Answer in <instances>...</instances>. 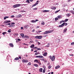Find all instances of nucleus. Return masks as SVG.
Segmentation results:
<instances>
[{"instance_id": "nucleus-1", "label": "nucleus", "mask_w": 74, "mask_h": 74, "mask_svg": "<svg viewBox=\"0 0 74 74\" xmlns=\"http://www.w3.org/2000/svg\"><path fill=\"white\" fill-rule=\"evenodd\" d=\"M27 5V4L21 5V4H16L13 5V8H17V7H20L21 5Z\"/></svg>"}, {"instance_id": "nucleus-2", "label": "nucleus", "mask_w": 74, "mask_h": 74, "mask_svg": "<svg viewBox=\"0 0 74 74\" xmlns=\"http://www.w3.org/2000/svg\"><path fill=\"white\" fill-rule=\"evenodd\" d=\"M52 31L53 30H49V31H45L44 32V34H48V33H51V32H52Z\"/></svg>"}, {"instance_id": "nucleus-3", "label": "nucleus", "mask_w": 74, "mask_h": 74, "mask_svg": "<svg viewBox=\"0 0 74 74\" xmlns=\"http://www.w3.org/2000/svg\"><path fill=\"white\" fill-rule=\"evenodd\" d=\"M35 38H37V39H39V40H40L42 38V36H35Z\"/></svg>"}, {"instance_id": "nucleus-4", "label": "nucleus", "mask_w": 74, "mask_h": 74, "mask_svg": "<svg viewBox=\"0 0 74 74\" xmlns=\"http://www.w3.org/2000/svg\"><path fill=\"white\" fill-rule=\"evenodd\" d=\"M49 58L52 61L55 60V56H53L52 57V56H49Z\"/></svg>"}, {"instance_id": "nucleus-5", "label": "nucleus", "mask_w": 74, "mask_h": 74, "mask_svg": "<svg viewBox=\"0 0 74 74\" xmlns=\"http://www.w3.org/2000/svg\"><path fill=\"white\" fill-rule=\"evenodd\" d=\"M64 26V23L61 25L58 26V27H63Z\"/></svg>"}, {"instance_id": "nucleus-6", "label": "nucleus", "mask_w": 74, "mask_h": 74, "mask_svg": "<svg viewBox=\"0 0 74 74\" xmlns=\"http://www.w3.org/2000/svg\"><path fill=\"white\" fill-rule=\"evenodd\" d=\"M10 22H11V21H10V20L5 21H4L5 23H10Z\"/></svg>"}, {"instance_id": "nucleus-7", "label": "nucleus", "mask_w": 74, "mask_h": 74, "mask_svg": "<svg viewBox=\"0 0 74 74\" xmlns=\"http://www.w3.org/2000/svg\"><path fill=\"white\" fill-rule=\"evenodd\" d=\"M36 58H44V57H43V56H41V55L36 56Z\"/></svg>"}, {"instance_id": "nucleus-8", "label": "nucleus", "mask_w": 74, "mask_h": 74, "mask_svg": "<svg viewBox=\"0 0 74 74\" xmlns=\"http://www.w3.org/2000/svg\"><path fill=\"white\" fill-rule=\"evenodd\" d=\"M22 62L23 63H27L28 61L27 60H22Z\"/></svg>"}, {"instance_id": "nucleus-9", "label": "nucleus", "mask_w": 74, "mask_h": 74, "mask_svg": "<svg viewBox=\"0 0 74 74\" xmlns=\"http://www.w3.org/2000/svg\"><path fill=\"white\" fill-rule=\"evenodd\" d=\"M34 62H36L37 63H40V62H39L38 61V60L37 59L35 60L34 61Z\"/></svg>"}, {"instance_id": "nucleus-10", "label": "nucleus", "mask_w": 74, "mask_h": 74, "mask_svg": "<svg viewBox=\"0 0 74 74\" xmlns=\"http://www.w3.org/2000/svg\"><path fill=\"white\" fill-rule=\"evenodd\" d=\"M9 46H10V47H14V45H13V44H12V43H9Z\"/></svg>"}, {"instance_id": "nucleus-11", "label": "nucleus", "mask_w": 74, "mask_h": 74, "mask_svg": "<svg viewBox=\"0 0 74 74\" xmlns=\"http://www.w3.org/2000/svg\"><path fill=\"white\" fill-rule=\"evenodd\" d=\"M29 26L28 25H24V27L25 29H27Z\"/></svg>"}, {"instance_id": "nucleus-12", "label": "nucleus", "mask_w": 74, "mask_h": 74, "mask_svg": "<svg viewBox=\"0 0 74 74\" xmlns=\"http://www.w3.org/2000/svg\"><path fill=\"white\" fill-rule=\"evenodd\" d=\"M69 12H70V13H71V14H73L74 15V11L73 10H70Z\"/></svg>"}, {"instance_id": "nucleus-13", "label": "nucleus", "mask_w": 74, "mask_h": 74, "mask_svg": "<svg viewBox=\"0 0 74 74\" xmlns=\"http://www.w3.org/2000/svg\"><path fill=\"white\" fill-rule=\"evenodd\" d=\"M24 38H29V36L27 35H25L23 37Z\"/></svg>"}, {"instance_id": "nucleus-14", "label": "nucleus", "mask_w": 74, "mask_h": 74, "mask_svg": "<svg viewBox=\"0 0 74 74\" xmlns=\"http://www.w3.org/2000/svg\"><path fill=\"white\" fill-rule=\"evenodd\" d=\"M67 28H65L63 31L64 33H66V31H67Z\"/></svg>"}, {"instance_id": "nucleus-15", "label": "nucleus", "mask_w": 74, "mask_h": 74, "mask_svg": "<svg viewBox=\"0 0 74 74\" xmlns=\"http://www.w3.org/2000/svg\"><path fill=\"white\" fill-rule=\"evenodd\" d=\"M49 10H43V12H49Z\"/></svg>"}, {"instance_id": "nucleus-16", "label": "nucleus", "mask_w": 74, "mask_h": 74, "mask_svg": "<svg viewBox=\"0 0 74 74\" xmlns=\"http://www.w3.org/2000/svg\"><path fill=\"white\" fill-rule=\"evenodd\" d=\"M60 66L58 65L56 67L55 69H59V68H60Z\"/></svg>"}, {"instance_id": "nucleus-17", "label": "nucleus", "mask_w": 74, "mask_h": 74, "mask_svg": "<svg viewBox=\"0 0 74 74\" xmlns=\"http://www.w3.org/2000/svg\"><path fill=\"white\" fill-rule=\"evenodd\" d=\"M51 8L52 10H56V8L55 7H53Z\"/></svg>"}, {"instance_id": "nucleus-18", "label": "nucleus", "mask_w": 74, "mask_h": 74, "mask_svg": "<svg viewBox=\"0 0 74 74\" xmlns=\"http://www.w3.org/2000/svg\"><path fill=\"white\" fill-rule=\"evenodd\" d=\"M34 46H35L34 45L32 44V45H31L30 46V48H34Z\"/></svg>"}, {"instance_id": "nucleus-19", "label": "nucleus", "mask_w": 74, "mask_h": 74, "mask_svg": "<svg viewBox=\"0 0 74 74\" xmlns=\"http://www.w3.org/2000/svg\"><path fill=\"white\" fill-rule=\"evenodd\" d=\"M60 41V39H57L56 40V42L57 43H58V42H59Z\"/></svg>"}, {"instance_id": "nucleus-20", "label": "nucleus", "mask_w": 74, "mask_h": 74, "mask_svg": "<svg viewBox=\"0 0 74 74\" xmlns=\"http://www.w3.org/2000/svg\"><path fill=\"white\" fill-rule=\"evenodd\" d=\"M18 18H21V17H22V15L21 14H18L17 15Z\"/></svg>"}, {"instance_id": "nucleus-21", "label": "nucleus", "mask_w": 74, "mask_h": 74, "mask_svg": "<svg viewBox=\"0 0 74 74\" xmlns=\"http://www.w3.org/2000/svg\"><path fill=\"white\" fill-rule=\"evenodd\" d=\"M19 58L18 57H17L15 58L14 59V60H19Z\"/></svg>"}, {"instance_id": "nucleus-22", "label": "nucleus", "mask_w": 74, "mask_h": 74, "mask_svg": "<svg viewBox=\"0 0 74 74\" xmlns=\"http://www.w3.org/2000/svg\"><path fill=\"white\" fill-rule=\"evenodd\" d=\"M47 52L44 53L43 54V56H45L46 55H47Z\"/></svg>"}, {"instance_id": "nucleus-23", "label": "nucleus", "mask_w": 74, "mask_h": 74, "mask_svg": "<svg viewBox=\"0 0 74 74\" xmlns=\"http://www.w3.org/2000/svg\"><path fill=\"white\" fill-rule=\"evenodd\" d=\"M66 16H68V17H69V16H70V15H71V14H70L69 13V14H66Z\"/></svg>"}, {"instance_id": "nucleus-24", "label": "nucleus", "mask_w": 74, "mask_h": 74, "mask_svg": "<svg viewBox=\"0 0 74 74\" xmlns=\"http://www.w3.org/2000/svg\"><path fill=\"white\" fill-rule=\"evenodd\" d=\"M9 18L7 16H5L4 17V19L5 20L6 19H7V18Z\"/></svg>"}, {"instance_id": "nucleus-25", "label": "nucleus", "mask_w": 74, "mask_h": 74, "mask_svg": "<svg viewBox=\"0 0 74 74\" xmlns=\"http://www.w3.org/2000/svg\"><path fill=\"white\" fill-rule=\"evenodd\" d=\"M34 66H35V67H38V65L37 64H34Z\"/></svg>"}, {"instance_id": "nucleus-26", "label": "nucleus", "mask_w": 74, "mask_h": 74, "mask_svg": "<svg viewBox=\"0 0 74 74\" xmlns=\"http://www.w3.org/2000/svg\"><path fill=\"white\" fill-rule=\"evenodd\" d=\"M60 11V10H57V11L55 12V14H56L57 13H58V12H59V11Z\"/></svg>"}, {"instance_id": "nucleus-27", "label": "nucleus", "mask_w": 74, "mask_h": 74, "mask_svg": "<svg viewBox=\"0 0 74 74\" xmlns=\"http://www.w3.org/2000/svg\"><path fill=\"white\" fill-rule=\"evenodd\" d=\"M39 71L41 73H42V68H40L39 69Z\"/></svg>"}, {"instance_id": "nucleus-28", "label": "nucleus", "mask_w": 74, "mask_h": 74, "mask_svg": "<svg viewBox=\"0 0 74 74\" xmlns=\"http://www.w3.org/2000/svg\"><path fill=\"white\" fill-rule=\"evenodd\" d=\"M57 17H58V18H59V19H60V18H62V17H61V16H60V15L58 16Z\"/></svg>"}, {"instance_id": "nucleus-29", "label": "nucleus", "mask_w": 74, "mask_h": 74, "mask_svg": "<svg viewBox=\"0 0 74 74\" xmlns=\"http://www.w3.org/2000/svg\"><path fill=\"white\" fill-rule=\"evenodd\" d=\"M21 37H24L25 36H24V34H21Z\"/></svg>"}, {"instance_id": "nucleus-30", "label": "nucleus", "mask_w": 74, "mask_h": 74, "mask_svg": "<svg viewBox=\"0 0 74 74\" xmlns=\"http://www.w3.org/2000/svg\"><path fill=\"white\" fill-rule=\"evenodd\" d=\"M41 24L42 25H45V23L44 22L42 21Z\"/></svg>"}, {"instance_id": "nucleus-31", "label": "nucleus", "mask_w": 74, "mask_h": 74, "mask_svg": "<svg viewBox=\"0 0 74 74\" xmlns=\"http://www.w3.org/2000/svg\"><path fill=\"white\" fill-rule=\"evenodd\" d=\"M7 33L6 32H4L2 33V34H3V35H4V34H6Z\"/></svg>"}, {"instance_id": "nucleus-32", "label": "nucleus", "mask_w": 74, "mask_h": 74, "mask_svg": "<svg viewBox=\"0 0 74 74\" xmlns=\"http://www.w3.org/2000/svg\"><path fill=\"white\" fill-rule=\"evenodd\" d=\"M30 1L29 0H27L26 1V3H30V2H29Z\"/></svg>"}, {"instance_id": "nucleus-33", "label": "nucleus", "mask_w": 74, "mask_h": 74, "mask_svg": "<svg viewBox=\"0 0 74 74\" xmlns=\"http://www.w3.org/2000/svg\"><path fill=\"white\" fill-rule=\"evenodd\" d=\"M59 20V18H58L56 17L55 18V21H58V20Z\"/></svg>"}, {"instance_id": "nucleus-34", "label": "nucleus", "mask_w": 74, "mask_h": 74, "mask_svg": "<svg viewBox=\"0 0 74 74\" xmlns=\"http://www.w3.org/2000/svg\"><path fill=\"white\" fill-rule=\"evenodd\" d=\"M16 40H17V41H21V39H16Z\"/></svg>"}, {"instance_id": "nucleus-35", "label": "nucleus", "mask_w": 74, "mask_h": 74, "mask_svg": "<svg viewBox=\"0 0 74 74\" xmlns=\"http://www.w3.org/2000/svg\"><path fill=\"white\" fill-rule=\"evenodd\" d=\"M11 27H15V25H10Z\"/></svg>"}, {"instance_id": "nucleus-36", "label": "nucleus", "mask_w": 74, "mask_h": 74, "mask_svg": "<svg viewBox=\"0 0 74 74\" xmlns=\"http://www.w3.org/2000/svg\"><path fill=\"white\" fill-rule=\"evenodd\" d=\"M11 29H9L8 31V33H11Z\"/></svg>"}, {"instance_id": "nucleus-37", "label": "nucleus", "mask_w": 74, "mask_h": 74, "mask_svg": "<svg viewBox=\"0 0 74 74\" xmlns=\"http://www.w3.org/2000/svg\"><path fill=\"white\" fill-rule=\"evenodd\" d=\"M45 70L44 69L43 70L42 73H45Z\"/></svg>"}, {"instance_id": "nucleus-38", "label": "nucleus", "mask_w": 74, "mask_h": 74, "mask_svg": "<svg viewBox=\"0 0 74 74\" xmlns=\"http://www.w3.org/2000/svg\"><path fill=\"white\" fill-rule=\"evenodd\" d=\"M38 53H35L34 55L36 56V55H38Z\"/></svg>"}, {"instance_id": "nucleus-39", "label": "nucleus", "mask_w": 74, "mask_h": 74, "mask_svg": "<svg viewBox=\"0 0 74 74\" xmlns=\"http://www.w3.org/2000/svg\"><path fill=\"white\" fill-rule=\"evenodd\" d=\"M69 21V19H66L65 20V22H67Z\"/></svg>"}, {"instance_id": "nucleus-40", "label": "nucleus", "mask_w": 74, "mask_h": 74, "mask_svg": "<svg viewBox=\"0 0 74 74\" xmlns=\"http://www.w3.org/2000/svg\"><path fill=\"white\" fill-rule=\"evenodd\" d=\"M48 68L49 69H51V65H49L48 66Z\"/></svg>"}, {"instance_id": "nucleus-41", "label": "nucleus", "mask_w": 74, "mask_h": 74, "mask_svg": "<svg viewBox=\"0 0 74 74\" xmlns=\"http://www.w3.org/2000/svg\"><path fill=\"white\" fill-rule=\"evenodd\" d=\"M33 10H37V8H33Z\"/></svg>"}, {"instance_id": "nucleus-42", "label": "nucleus", "mask_w": 74, "mask_h": 74, "mask_svg": "<svg viewBox=\"0 0 74 74\" xmlns=\"http://www.w3.org/2000/svg\"><path fill=\"white\" fill-rule=\"evenodd\" d=\"M37 50H39V51H41V49L40 48H38L37 49Z\"/></svg>"}, {"instance_id": "nucleus-43", "label": "nucleus", "mask_w": 74, "mask_h": 74, "mask_svg": "<svg viewBox=\"0 0 74 74\" xmlns=\"http://www.w3.org/2000/svg\"><path fill=\"white\" fill-rule=\"evenodd\" d=\"M36 5L35 4L32 6V7H34V6H36Z\"/></svg>"}, {"instance_id": "nucleus-44", "label": "nucleus", "mask_w": 74, "mask_h": 74, "mask_svg": "<svg viewBox=\"0 0 74 74\" xmlns=\"http://www.w3.org/2000/svg\"><path fill=\"white\" fill-rule=\"evenodd\" d=\"M11 18H14L15 17V16L14 15H12L11 16Z\"/></svg>"}, {"instance_id": "nucleus-45", "label": "nucleus", "mask_w": 74, "mask_h": 74, "mask_svg": "<svg viewBox=\"0 0 74 74\" xmlns=\"http://www.w3.org/2000/svg\"><path fill=\"white\" fill-rule=\"evenodd\" d=\"M67 23H64V25L65 26H67Z\"/></svg>"}, {"instance_id": "nucleus-46", "label": "nucleus", "mask_w": 74, "mask_h": 74, "mask_svg": "<svg viewBox=\"0 0 74 74\" xmlns=\"http://www.w3.org/2000/svg\"><path fill=\"white\" fill-rule=\"evenodd\" d=\"M74 42H72L71 43V45H74Z\"/></svg>"}, {"instance_id": "nucleus-47", "label": "nucleus", "mask_w": 74, "mask_h": 74, "mask_svg": "<svg viewBox=\"0 0 74 74\" xmlns=\"http://www.w3.org/2000/svg\"><path fill=\"white\" fill-rule=\"evenodd\" d=\"M50 46L49 45H47L46 46V47H49Z\"/></svg>"}, {"instance_id": "nucleus-48", "label": "nucleus", "mask_w": 74, "mask_h": 74, "mask_svg": "<svg viewBox=\"0 0 74 74\" xmlns=\"http://www.w3.org/2000/svg\"><path fill=\"white\" fill-rule=\"evenodd\" d=\"M31 22H32V23H35V21H34V20H33L31 21Z\"/></svg>"}, {"instance_id": "nucleus-49", "label": "nucleus", "mask_w": 74, "mask_h": 74, "mask_svg": "<svg viewBox=\"0 0 74 74\" xmlns=\"http://www.w3.org/2000/svg\"><path fill=\"white\" fill-rule=\"evenodd\" d=\"M11 25V24L10 23H8L6 24V25Z\"/></svg>"}, {"instance_id": "nucleus-50", "label": "nucleus", "mask_w": 74, "mask_h": 74, "mask_svg": "<svg viewBox=\"0 0 74 74\" xmlns=\"http://www.w3.org/2000/svg\"><path fill=\"white\" fill-rule=\"evenodd\" d=\"M62 10L63 11H65V9H64V8H63L62 9Z\"/></svg>"}, {"instance_id": "nucleus-51", "label": "nucleus", "mask_w": 74, "mask_h": 74, "mask_svg": "<svg viewBox=\"0 0 74 74\" xmlns=\"http://www.w3.org/2000/svg\"><path fill=\"white\" fill-rule=\"evenodd\" d=\"M28 64L29 66H30V65H31V63L30 62H29L28 63Z\"/></svg>"}, {"instance_id": "nucleus-52", "label": "nucleus", "mask_w": 74, "mask_h": 74, "mask_svg": "<svg viewBox=\"0 0 74 74\" xmlns=\"http://www.w3.org/2000/svg\"><path fill=\"white\" fill-rule=\"evenodd\" d=\"M21 29L22 30H23V27H21Z\"/></svg>"}, {"instance_id": "nucleus-53", "label": "nucleus", "mask_w": 74, "mask_h": 74, "mask_svg": "<svg viewBox=\"0 0 74 74\" xmlns=\"http://www.w3.org/2000/svg\"><path fill=\"white\" fill-rule=\"evenodd\" d=\"M37 21H38V20H36L35 21V23H36V22H37Z\"/></svg>"}, {"instance_id": "nucleus-54", "label": "nucleus", "mask_w": 74, "mask_h": 74, "mask_svg": "<svg viewBox=\"0 0 74 74\" xmlns=\"http://www.w3.org/2000/svg\"><path fill=\"white\" fill-rule=\"evenodd\" d=\"M15 24V23H11V25H14Z\"/></svg>"}, {"instance_id": "nucleus-55", "label": "nucleus", "mask_w": 74, "mask_h": 74, "mask_svg": "<svg viewBox=\"0 0 74 74\" xmlns=\"http://www.w3.org/2000/svg\"><path fill=\"white\" fill-rule=\"evenodd\" d=\"M42 32V31H41L39 30L38 31V33H40V32Z\"/></svg>"}, {"instance_id": "nucleus-56", "label": "nucleus", "mask_w": 74, "mask_h": 74, "mask_svg": "<svg viewBox=\"0 0 74 74\" xmlns=\"http://www.w3.org/2000/svg\"><path fill=\"white\" fill-rule=\"evenodd\" d=\"M30 42L33 43V41L32 40H31L30 41Z\"/></svg>"}, {"instance_id": "nucleus-57", "label": "nucleus", "mask_w": 74, "mask_h": 74, "mask_svg": "<svg viewBox=\"0 0 74 74\" xmlns=\"http://www.w3.org/2000/svg\"><path fill=\"white\" fill-rule=\"evenodd\" d=\"M38 4V3H35V5H37V4Z\"/></svg>"}, {"instance_id": "nucleus-58", "label": "nucleus", "mask_w": 74, "mask_h": 74, "mask_svg": "<svg viewBox=\"0 0 74 74\" xmlns=\"http://www.w3.org/2000/svg\"><path fill=\"white\" fill-rule=\"evenodd\" d=\"M62 22H63L62 21H61L60 22V24H61V23H62Z\"/></svg>"}, {"instance_id": "nucleus-59", "label": "nucleus", "mask_w": 74, "mask_h": 74, "mask_svg": "<svg viewBox=\"0 0 74 74\" xmlns=\"http://www.w3.org/2000/svg\"><path fill=\"white\" fill-rule=\"evenodd\" d=\"M34 48H35V49H37L38 48L37 47H34Z\"/></svg>"}, {"instance_id": "nucleus-60", "label": "nucleus", "mask_w": 74, "mask_h": 74, "mask_svg": "<svg viewBox=\"0 0 74 74\" xmlns=\"http://www.w3.org/2000/svg\"><path fill=\"white\" fill-rule=\"evenodd\" d=\"M32 32H35V30L33 29L32 31Z\"/></svg>"}, {"instance_id": "nucleus-61", "label": "nucleus", "mask_w": 74, "mask_h": 74, "mask_svg": "<svg viewBox=\"0 0 74 74\" xmlns=\"http://www.w3.org/2000/svg\"><path fill=\"white\" fill-rule=\"evenodd\" d=\"M36 33H37V34H38V31H36Z\"/></svg>"}, {"instance_id": "nucleus-62", "label": "nucleus", "mask_w": 74, "mask_h": 74, "mask_svg": "<svg viewBox=\"0 0 74 74\" xmlns=\"http://www.w3.org/2000/svg\"><path fill=\"white\" fill-rule=\"evenodd\" d=\"M39 27H40L39 26H38L36 28L37 29L38 28H39Z\"/></svg>"}, {"instance_id": "nucleus-63", "label": "nucleus", "mask_w": 74, "mask_h": 74, "mask_svg": "<svg viewBox=\"0 0 74 74\" xmlns=\"http://www.w3.org/2000/svg\"><path fill=\"white\" fill-rule=\"evenodd\" d=\"M18 57H19V59H21V57L20 56H18Z\"/></svg>"}, {"instance_id": "nucleus-64", "label": "nucleus", "mask_w": 74, "mask_h": 74, "mask_svg": "<svg viewBox=\"0 0 74 74\" xmlns=\"http://www.w3.org/2000/svg\"><path fill=\"white\" fill-rule=\"evenodd\" d=\"M14 34L15 36H18V34Z\"/></svg>"}]
</instances>
